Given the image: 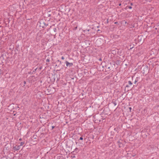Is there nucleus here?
Instances as JSON below:
<instances>
[{
  "mask_svg": "<svg viewBox=\"0 0 159 159\" xmlns=\"http://www.w3.org/2000/svg\"><path fill=\"white\" fill-rule=\"evenodd\" d=\"M128 8L131 9L132 8V7H131V6H126V7L125 8V9H127Z\"/></svg>",
  "mask_w": 159,
  "mask_h": 159,
  "instance_id": "nucleus-13",
  "label": "nucleus"
},
{
  "mask_svg": "<svg viewBox=\"0 0 159 159\" xmlns=\"http://www.w3.org/2000/svg\"><path fill=\"white\" fill-rule=\"evenodd\" d=\"M130 5H131L132 6L133 5V3H131Z\"/></svg>",
  "mask_w": 159,
  "mask_h": 159,
  "instance_id": "nucleus-41",
  "label": "nucleus"
},
{
  "mask_svg": "<svg viewBox=\"0 0 159 159\" xmlns=\"http://www.w3.org/2000/svg\"><path fill=\"white\" fill-rule=\"evenodd\" d=\"M55 63L57 64L55 66H57V67H60V65L61 64V61L59 60H57Z\"/></svg>",
  "mask_w": 159,
  "mask_h": 159,
  "instance_id": "nucleus-7",
  "label": "nucleus"
},
{
  "mask_svg": "<svg viewBox=\"0 0 159 159\" xmlns=\"http://www.w3.org/2000/svg\"><path fill=\"white\" fill-rule=\"evenodd\" d=\"M61 59H62V60H64L65 58L63 56H62L61 57Z\"/></svg>",
  "mask_w": 159,
  "mask_h": 159,
  "instance_id": "nucleus-30",
  "label": "nucleus"
},
{
  "mask_svg": "<svg viewBox=\"0 0 159 159\" xmlns=\"http://www.w3.org/2000/svg\"><path fill=\"white\" fill-rule=\"evenodd\" d=\"M117 23H118V22H115L114 23V24H117Z\"/></svg>",
  "mask_w": 159,
  "mask_h": 159,
  "instance_id": "nucleus-43",
  "label": "nucleus"
},
{
  "mask_svg": "<svg viewBox=\"0 0 159 159\" xmlns=\"http://www.w3.org/2000/svg\"><path fill=\"white\" fill-rule=\"evenodd\" d=\"M125 87L126 88H129V86L128 85H127Z\"/></svg>",
  "mask_w": 159,
  "mask_h": 159,
  "instance_id": "nucleus-32",
  "label": "nucleus"
},
{
  "mask_svg": "<svg viewBox=\"0 0 159 159\" xmlns=\"http://www.w3.org/2000/svg\"><path fill=\"white\" fill-rule=\"evenodd\" d=\"M37 26L43 28H44V21L43 19L40 20L38 22Z\"/></svg>",
  "mask_w": 159,
  "mask_h": 159,
  "instance_id": "nucleus-3",
  "label": "nucleus"
},
{
  "mask_svg": "<svg viewBox=\"0 0 159 159\" xmlns=\"http://www.w3.org/2000/svg\"><path fill=\"white\" fill-rule=\"evenodd\" d=\"M102 67L104 69L102 70H105L106 72L109 71L111 69L110 68V66H111V63H107V64H102Z\"/></svg>",
  "mask_w": 159,
  "mask_h": 159,
  "instance_id": "nucleus-1",
  "label": "nucleus"
},
{
  "mask_svg": "<svg viewBox=\"0 0 159 159\" xmlns=\"http://www.w3.org/2000/svg\"><path fill=\"white\" fill-rule=\"evenodd\" d=\"M57 31V29L56 28H53V31L52 32L53 34L54 35L56 34V33H55Z\"/></svg>",
  "mask_w": 159,
  "mask_h": 159,
  "instance_id": "nucleus-12",
  "label": "nucleus"
},
{
  "mask_svg": "<svg viewBox=\"0 0 159 159\" xmlns=\"http://www.w3.org/2000/svg\"><path fill=\"white\" fill-rule=\"evenodd\" d=\"M101 118H100L99 119V120L98 121L99 123H100L101 121Z\"/></svg>",
  "mask_w": 159,
  "mask_h": 159,
  "instance_id": "nucleus-34",
  "label": "nucleus"
},
{
  "mask_svg": "<svg viewBox=\"0 0 159 159\" xmlns=\"http://www.w3.org/2000/svg\"><path fill=\"white\" fill-rule=\"evenodd\" d=\"M57 159H65V158H63L61 156H59L57 157Z\"/></svg>",
  "mask_w": 159,
  "mask_h": 159,
  "instance_id": "nucleus-15",
  "label": "nucleus"
},
{
  "mask_svg": "<svg viewBox=\"0 0 159 159\" xmlns=\"http://www.w3.org/2000/svg\"><path fill=\"white\" fill-rule=\"evenodd\" d=\"M71 157L72 158H74L75 157V156H74V155H73L72 156H71Z\"/></svg>",
  "mask_w": 159,
  "mask_h": 159,
  "instance_id": "nucleus-37",
  "label": "nucleus"
},
{
  "mask_svg": "<svg viewBox=\"0 0 159 159\" xmlns=\"http://www.w3.org/2000/svg\"><path fill=\"white\" fill-rule=\"evenodd\" d=\"M29 74H34V73L33 72H31L30 71V72H29Z\"/></svg>",
  "mask_w": 159,
  "mask_h": 159,
  "instance_id": "nucleus-26",
  "label": "nucleus"
},
{
  "mask_svg": "<svg viewBox=\"0 0 159 159\" xmlns=\"http://www.w3.org/2000/svg\"><path fill=\"white\" fill-rule=\"evenodd\" d=\"M77 26H75V27L73 29L74 30H77Z\"/></svg>",
  "mask_w": 159,
  "mask_h": 159,
  "instance_id": "nucleus-24",
  "label": "nucleus"
},
{
  "mask_svg": "<svg viewBox=\"0 0 159 159\" xmlns=\"http://www.w3.org/2000/svg\"><path fill=\"white\" fill-rule=\"evenodd\" d=\"M117 143H118V144L119 145V147H121V144H122V145L123 144H122V143L121 142H120V140L118 141L117 142Z\"/></svg>",
  "mask_w": 159,
  "mask_h": 159,
  "instance_id": "nucleus-11",
  "label": "nucleus"
},
{
  "mask_svg": "<svg viewBox=\"0 0 159 159\" xmlns=\"http://www.w3.org/2000/svg\"><path fill=\"white\" fill-rule=\"evenodd\" d=\"M77 143L76 142V143L77 144Z\"/></svg>",
  "mask_w": 159,
  "mask_h": 159,
  "instance_id": "nucleus-52",
  "label": "nucleus"
},
{
  "mask_svg": "<svg viewBox=\"0 0 159 159\" xmlns=\"http://www.w3.org/2000/svg\"><path fill=\"white\" fill-rule=\"evenodd\" d=\"M55 126H52V129H53L54 128H55Z\"/></svg>",
  "mask_w": 159,
  "mask_h": 159,
  "instance_id": "nucleus-36",
  "label": "nucleus"
},
{
  "mask_svg": "<svg viewBox=\"0 0 159 159\" xmlns=\"http://www.w3.org/2000/svg\"><path fill=\"white\" fill-rule=\"evenodd\" d=\"M128 84L130 85H131L133 84L132 82L131 81H128Z\"/></svg>",
  "mask_w": 159,
  "mask_h": 159,
  "instance_id": "nucleus-16",
  "label": "nucleus"
},
{
  "mask_svg": "<svg viewBox=\"0 0 159 159\" xmlns=\"http://www.w3.org/2000/svg\"><path fill=\"white\" fill-rule=\"evenodd\" d=\"M129 111L131 112V110L132 109L131 107H129Z\"/></svg>",
  "mask_w": 159,
  "mask_h": 159,
  "instance_id": "nucleus-29",
  "label": "nucleus"
},
{
  "mask_svg": "<svg viewBox=\"0 0 159 159\" xmlns=\"http://www.w3.org/2000/svg\"><path fill=\"white\" fill-rule=\"evenodd\" d=\"M148 68V66H145L143 68V74L145 73V72H147L148 71H149Z\"/></svg>",
  "mask_w": 159,
  "mask_h": 159,
  "instance_id": "nucleus-8",
  "label": "nucleus"
},
{
  "mask_svg": "<svg viewBox=\"0 0 159 159\" xmlns=\"http://www.w3.org/2000/svg\"><path fill=\"white\" fill-rule=\"evenodd\" d=\"M99 27H100V26H99V25H98V26H97V28H99Z\"/></svg>",
  "mask_w": 159,
  "mask_h": 159,
  "instance_id": "nucleus-39",
  "label": "nucleus"
},
{
  "mask_svg": "<svg viewBox=\"0 0 159 159\" xmlns=\"http://www.w3.org/2000/svg\"><path fill=\"white\" fill-rule=\"evenodd\" d=\"M69 142H66V148H70V145H69Z\"/></svg>",
  "mask_w": 159,
  "mask_h": 159,
  "instance_id": "nucleus-9",
  "label": "nucleus"
},
{
  "mask_svg": "<svg viewBox=\"0 0 159 159\" xmlns=\"http://www.w3.org/2000/svg\"><path fill=\"white\" fill-rule=\"evenodd\" d=\"M42 68V67H40L39 68V69H40V70Z\"/></svg>",
  "mask_w": 159,
  "mask_h": 159,
  "instance_id": "nucleus-48",
  "label": "nucleus"
},
{
  "mask_svg": "<svg viewBox=\"0 0 159 159\" xmlns=\"http://www.w3.org/2000/svg\"><path fill=\"white\" fill-rule=\"evenodd\" d=\"M51 27H52L51 26H50V27L49 28L47 29V31H48L50 29V28Z\"/></svg>",
  "mask_w": 159,
  "mask_h": 159,
  "instance_id": "nucleus-27",
  "label": "nucleus"
},
{
  "mask_svg": "<svg viewBox=\"0 0 159 159\" xmlns=\"http://www.w3.org/2000/svg\"><path fill=\"white\" fill-rule=\"evenodd\" d=\"M37 69V68H35L33 71V72L34 73H35L36 71V70Z\"/></svg>",
  "mask_w": 159,
  "mask_h": 159,
  "instance_id": "nucleus-22",
  "label": "nucleus"
},
{
  "mask_svg": "<svg viewBox=\"0 0 159 159\" xmlns=\"http://www.w3.org/2000/svg\"><path fill=\"white\" fill-rule=\"evenodd\" d=\"M79 151V149L77 148H76L75 150L73 151L72 152H71L72 153L73 155H75L77 154V153Z\"/></svg>",
  "mask_w": 159,
  "mask_h": 159,
  "instance_id": "nucleus-6",
  "label": "nucleus"
},
{
  "mask_svg": "<svg viewBox=\"0 0 159 159\" xmlns=\"http://www.w3.org/2000/svg\"><path fill=\"white\" fill-rule=\"evenodd\" d=\"M48 25V24H46L44 22V28H45V27H47Z\"/></svg>",
  "mask_w": 159,
  "mask_h": 159,
  "instance_id": "nucleus-19",
  "label": "nucleus"
},
{
  "mask_svg": "<svg viewBox=\"0 0 159 159\" xmlns=\"http://www.w3.org/2000/svg\"><path fill=\"white\" fill-rule=\"evenodd\" d=\"M99 60L100 61H102V59L101 58H100V59H99Z\"/></svg>",
  "mask_w": 159,
  "mask_h": 159,
  "instance_id": "nucleus-45",
  "label": "nucleus"
},
{
  "mask_svg": "<svg viewBox=\"0 0 159 159\" xmlns=\"http://www.w3.org/2000/svg\"><path fill=\"white\" fill-rule=\"evenodd\" d=\"M138 81V79L137 78H136L134 82V84H136V83Z\"/></svg>",
  "mask_w": 159,
  "mask_h": 159,
  "instance_id": "nucleus-18",
  "label": "nucleus"
},
{
  "mask_svg": "<svg viewBox=\"0 0 159 159\" xmlns=\"http://www.w3.org/2000/svg\"><path fill=\"white\" fill-rule=\"evenodd\" d=\"M24 86H25V84H26V82L25 81H24Z\"/></svg>",
  "mask_w": 159,
  "mask_h": 159,
  "instance_id": "nucleus-31",
  "label": "nucleus"
},
{
  "mask_svg": "<svg viewBox=\"0 0 159 159\" xmlns=\"http://www.w3.org/2000/svg\"><path fill=\"white\" fill-rule=\"evenodd\" d=\"M112 103H113L114 105L115 106H116L117 105L116 101H115L114 99H113L112 100Z\"/></svg>",
  "mask_w": 159,
  "mask_h": 159,
  "instance_id": "nucleus-14",
  "label": "nucleus"
},
{
  "mask_svg": "<svg viewBox=\"0 0 159 159\" xmlns=\"http://www.w3.org/2000/svg\"><path fill=\"white\" fill-rule=\"evenodd\" d=\"M133 77H132V81H133Z\"/></svg>",
  "mask_w": 159,
  "mask_h": 159,
  "instance_id": "nucleus-50",
  "label": "nucleus"
},
{
  "mask_svg": "<svg viewBox=\"0 0 159 159\" xmlns=\"http://www.w3.org/2000/svg\"><path fill=\"white\" fill-rule=\"evenodd\" d=\"M50 61V60L49 59H47L46 60V62H49Z\"/></svg>",
  "mask_w": 159,
  "mask_h": 159,
  "instance_id": "nucleus-25",
  "label": "nucleus"
},
{
  "mask_svg": "<svg viewBox=\"0 0 159 159\" xmlns=\"http://www.w3.org/2000/svg\"><path fill=\"white\" fill-rule=\"evenodd\" d=\"M158 32H159V27L158 28V31H157Z\"/></svg>",
  "mask_w": 159,
  "mask_h": 159,
  "instance_id": "nucleus-47",
  "label": "nucleus"
},
{
  "mask_svg": "<svg viewBox=\"0 0 159 159\" xmlns=\"http://www.w3.org/2000/svg\"><path fill=\"white\" fill-rule=\"evenodd\" d=\"M124 21H125V24H126V23H127V22H126V21H125V20H124Z\"/></svg>",
  "mask_w": 159,
  "mask_h": 159,
  "instance_id": "nucleus-46",
  "label": "nucleus"
},
{
  "mask_svg": "<svg viewBox=\"0 0 159 159\" xmlns=\"http://www.w3.org/2000/svg\"><path fill=\"white\" fill-rule=\"evenodd\" d=\"M83 138L82 137H81L80 138V139H79V141L80 140H83Z\"/></svg>",
  "mask_w": 159,
  "mask_h": 159,
  "instance_id": "nucleus-23",
  "label": "nucleus"
},
{
  "mask_svg": "<svg viewBox=\"0 0 159 159\" xmlns=\"http://www.w3.org/2000/svg\"><path fill=\"white\" fill-rule=\"evenodd\" d=\"M134 48V47H131L130 48V49H129V50H131L133 48Z\"/></svg>",
  "mask_w": 159,
  "mask_h": 159,
  "instance_id": "nucleus-35",
  "label": "nucleus"
},
{
  "mask_svg": "<svg viewBox=\"0 0 159 159\" xmlns=\"http://www.w3.org/2000/svg\"><path fill=\"white\" fill-rule=\"evenodd\" d=\"M20 146L18 145V146H16V145L15 146H14L12 148L13 150L14 151H17L20 149Z\"/></svg>",
  "mask_w": 159,
  "mask_h": 159,
  "instance_id": "nucleus-4",
  "label": "nucleus"
},
{
  "mask_svg": "<svg viewBox=\"0 0 159 159\" xmlns=\"http://www.w3.org/2000/svg\"><path fill=\"white\" fill-rule=\"evenodd\" d=\"M100 31H101V30H99V29H98V30H97V32H99L100 33Z\"/></svg>",
  "mask_w": 159,
  "mask_h": 159,
  "instance_id": "nucleus-33",
  "label": "nucleus"
},
{
  "mask_svg": "<svg viewBox=\"0 0 159 159\" xmlns=\"http://www.w3.org/2000/svg\"><path fill=\"white\" fill-rule=\"evenodd\" d=\"M100 117H101V119H102V122H105V121H104V120H105V119H103L102 118V116H100Z\"/></svg>",
  "mask_w": 159,
  "mask_h": 159,
  "instance_id": "nucleus-20",
  "label": "nucleus"
},
{
  "mask_svg": "<svg viewBox=\"0 0 159 159\" xmlns=\"http://www.w3.org/2000/svg\"><path fill=\"white\" fill-rule=\"evenodd\" d=\"M99 119H97V121H99Z\"/></svg>",
  "mask_w": 159,
  "mask_h": 159,
  "instance_id": "nucleus-49",
  "label": "nucleus"
},
{
  "mask_svg": "<svg viewBox=\"0 0 159 159\" xmlns=\"http://www.w3.org/2000/svg\"><path fill=\"white\" fill-rule=\"evenodd\" d=\"M155 30H158V28H155Z\"/></svg>",
  "mask_w": 159,
  "mask_h": 159,
  "instance_id": "nucleus-42",
  "label": "nucleus"
},
{
  "mask_svg": "<svg viewBox=\"0 0 159 159\" xmlns=\"http://www.w3.org/2000/svg\"><path fill=\"white\" fill-rule=\"evenodd\" d=\"M90 30V29H89L87 28V29H86L84 30H83V32L84 33H85L86 34H87V33H86V32H87V31L89 32Z\"/></svg>",
  "mask_w": 159,
  "mask_h": 159,
  "instance_id": "nucleus-10",
  "label": "nucleus"
},
{
  "mask_svg": "<svg viewBox=\"0 0 159 159\" xmlns=\"http://www.w3.org/2000/svg\"><path fill=\"white\" fill-rule=\"evenodd\" d=\"M65 63L67 67L68 66L70 67L73 65V63H70L67 61H66Z\"/></svg>",
  "mask_w": 159,
  "mask_h": 159,
  "instance_id": "nucleus-5",
  "label": "nucleus"
},
{
  "mask_svg": "<svg viewBox=\"0 0 159 159\" xmlns=\"http://www.w3.org/2000/svg\"><path fill=\"white\" fill-rule=\"evenodd\" d=\"M114 130H116V128H115V129H114Z\"/></svg>",
  "mask_w": 159,
  "mask_h": 159,
  "instance_id": "nucleus-51",
  "label": "nucleus"
},
{
  "mask_svg": "<svg viewBox=\"0 0 159 159\" xmlns=\"http://www.w3.org/2000/svg\"><path fill=\"white\" fill-rule=\"evenodd\" d=\"M25 144V142H21L20 143V145L19 146H20V147L21 146H23L24 144Z\"/></svg>",
  "mask_w": 159,
  "mask_h": 159,
  "instance_id": "nucleus-17",
  "label": "nucleus"
},
{
  "mask_svg": "<svg viewBox=\"0 0 159 159\" xmlns=\"http://www.w3.org/2000/svg\"><path fill=\"white\" fill-rule=\"evenodd\" d=\"M134 27V25H132V27H130V28H132Z\"/></svg>",
  "mask_w": 159,
  "mask_h": 159,
  "instance_id": "nucleus-28",
  "label": "nucleus"
},
{
  "mask_svg": "<svg viewBox=\"0 0 159 159\" xmlns=\"http://www.w3.org/2000/svg\"><path fill=\"white\" fill-rule=\"evenodd\" d=\"M19 141H21L22 140V139L21 138H20V139H19Z\"/></svg>",
  "mask_w": 159,
  "mask_h": 159,
  "instance_id": "nucleus-38",
  "label": "nucleus"
},
{
  "mask_svg": "<svg viewBox=\"0 0 159 159\" xmlns=\"http://www.w3.org/2000/svg\"><path fill=\"white\" fill-rule=\"evenodd\" d=\"M121 3H120L119 4V6H120L121 5Z\"/></svg>",
  "mask_w": 159,
  "mask_h": 159,
  "instance_id": "nucleus-40",
  "label": "nucleus"
},
{
  "mask_svg": "<svg viewBox=\"0 0 159 159\" xmlns=\"http://www.w3.org/2000/svg\"><path fill=\"white\" fill-rule=\"evenodd\" d=\"M107 23H108V19H107Z\"/></svg>",
  "mask_w": 159,
  "mask_h": 159,
  "instance_id": "nucleus-44",
  "label": "nucleus"
},
{
  "mask_svg": "<svg viewBox=\"0 0 159 159\" xmlns=\"http://www.w3.org/2000/svg\"><path fill=\"white\" fill-rule=\"evenodd\" d=\"M143 40L144 39L143 38V36L142 35H140V36H138V39H135V43L137 44V42L138 41V42L140 43L141 44V43H143Z\"/></svg>",
  "mask_w": 159,
  "mask_h": 159,
  "instance_id": "nucleus-2",
  "label": "nucleus"
},
{
  "mask_svg": "<svg viewBox=\"0 0 159 159\" xmlns=\"http://www.w3.org/2000/svg\"><path fill=\"white\" fill-rule=\"evenodd\" d=\"M51 16V15L50 14H49V13H48L47 15V17H49L50 16Z\"/></svg>",
  "mask_w": 159,
  "mask_h": 159,
  "instance_id": "nucleus-21",
  "label": "nucleus"
}]
</instances>
